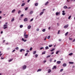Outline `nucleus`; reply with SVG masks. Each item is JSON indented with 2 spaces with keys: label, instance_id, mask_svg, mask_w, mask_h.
Here are the masks:
<instances>
[{
  "label": "nucleus",
  "instance_id": "nucleus-56",
  "mask_svg": "<svg viewBox=\"0 0 75 75\" xmlns=\"http://www.w3.org/2000/svg\"><path fill=\"white\" fill-rule=\"evenodd\" d=\"M15 50H14L12 51V52H14L15 51Z\"/></svg>",
  "mask_w": 75,
  "mask_h": 75
},
{
  "label": "nucleus",
  "instance_id": "nucleus-27",
  "mask_svg": "<svg viewBox=\"0 0 75 75\" xmlns=\"http://www.w3.org/2000/svg\"><path fill=\"white\" fill-rule=\"evenodd\" d=\"M69 63L70 64H74V62H69Z\"/></svg>",
  "mask_w": 75,
  "mask_h": 75
},
{
  "label": "nucleus",
  "instance_id": "nucleus-14",
  "mask_svg": "<svg viewBox=\"0 0 75 75\" xmlns=\"http://www.w3.org/2000/svg\"><path fill=\"white\" fill-rule=\"evenodd\" d=\"M63 67H66L67 66V64L66 63H64L63 64Z\"/></svg>",
  "mask_w": 75,
  "mask_h": 75
},
{
  "label": "nucleus",
  "instance_id": "nucleus-47",
  "mask_svg": "<svg viewBox=\"0 0 75 75\" xmlns=\"http://www.w3.org/2000/svg\"><path fill=\"white\" fill-rule=\"evenodd\" d=\"M33 21V18H32L30 20V21Z\"/></svg>",
  "mask_w": 75,
  "mask_h": 75
},
{
  "label": "nucleus",
  "instance_id": "nucleus-1",
  "mask_svg": "<svg viewBox=\"0 0 75 75\" xmlns=\"http://www.w3.org/2000/svg\"><path fill=\"white\" fill-rule=\"evenodd\" d=\"M7 26V25H6V24L4 25H3L4 29H6V28H7V26Z\"/></svg>",
  "mask_w": 75,
  "mask_h": 75
},
{
  "label": "nucleus",
  "instance_id": "nucleus-55",
  "mask_svg": "<svg viewBox=\"0 0 75 75\" xmlns=\"http://www.w3.org/2000/svg\"><path fill=\"white\" fill-rule=\"evenodd\" d=\"M46 39H47V36L44 38V40H46Z\"/></svg>",
  "mask_w": 75,
  "mask_h": 75
},
{
  "label": "nucleus",
  "instance_id": "nucleus-26",
  "mask_svg": "<svg viewBox=\"0 0 75 75\" xmlns=\"http://www.w3.org/2000/svg\"><path fill=\"white\" fill-rule=\"evenodd\" d=\"M23 27V25H21L20 26V28H22V27Z\"/></svg>",
  "mask_w": 75,
  "mask_h": 75
},
{
  "label": "nucleus",
  "instance_id": "nucleus-8",
  "mask_svg": "<svg viewBox=\"0 0 75 75\" xmlns=\"http://www.w3.org/2000/svg\"><path fill=\"white\" fill-rule=\"evenodd\" d=\"M56 16H58V15H59V14H60V12H56Z\"/></svg>",
  "mask_w": 75,
  "mask_h": 75
},
{
  "label": "nucleus",
  "instance_id": "nucleus-2",
  "mask_svg": "<svg viewBox=\"0 0 75 75\" xmlns=\"http://www.w3.org/2000/svg\"><path fill=\"white\" fill-rule=\"evenodd\" d=\"M27 68V66L25 65H24L23 66V70Z\"/></svg>",
  "mask_w": 75,
  "mask_h": 75
},
{
  "label": "nucleus",
  "instance_id": "nucleus-20",
  "mask_svg": "<svg viewBox=\"0 0 75 75\" xmlns=\"http://www.w3.org/2000/svg\"><path fill=\"white\" fill-rule=\"evenodd\" d=\"M33 11H30V12L29 13V14H33Z\"/></svg>",
  "mask_w": 75,
  "mask_h": 75
},
{
  "label": "nucleus",
  "instance_id": "nucleus-36",
  "mask_svg": "<svg viewBox=\"0 0 75 75\" xmlns=\"http://www.w3.org/2000/svg\"><path fill=\"white\" fill-rule=\"evenodd\" d=\"M45 54V52H43L42 53V55L43 54Z\"/></svg>",
  "mask_w": 75,
  "mask_h": 75
},
{
  "label": "nucleus",
  "instance_id": "nucleus-39",
  "mask_svg": "<svg viewBox=\"0 0 75 75\" xmlns=\"http://www.w3.org/2000/svg\"><path fill=\"white\" fill-rule=\"evenodd\" d=\"M9 62H11V61H12V59H10L8 60Z\"/></svg>",
  "mask_w": 75,
  "mask_h": 75
},
{
  "label": "nucleus",
  "instance_id": "nucleus-34",
  "mask_svg": "<svg viewBox=\"0 0 75 75\" xmlns=\"http://www.w3.org/2000/svg\"><path fill=\"white\" fill-rule=\"evenodd\" d=\"M59 52V51H57L56 52V54H58V52Z\"/></svg>",
  "mask_w": 75,
  "mask_h": 75
},
{
  "label": "nucleus",
  "instance_id": "nucleus-49",
  "mask_svg": "<svg viewBox=\"0 0 75 75\" xmlns=\"http://www.w3.org/2000/svg\"><path fill=\"white\" fill-rule=\"evenodd\" d=\"M54 54V52H53L51 53V55H52V54Z\"/></svg>",
  "mask_w": 75,
  "mask_h": 75
},
{
  "label": "nucleus",
  "instance_id": "nucleus-31",
  "mask_svg": "<svg viewBox=\"0 0 75 75\" xmlns=\"http://www.w3.org/2000/svg\"><path fill=\"white\" fill-rule=\"evenodd\" d=\"M51 55H49V56H47V58H49V57H51Z\"/></svg>",
  "mask_w": 75,
  "mask_h": 75
},
{
  "label": "nucleus",
  "instance_id": "nucleus-30",
  "mask_svg": "<svg viewBox=\"0 0 75 75\" xmlns=\"http://www.w3.org/2000/svg\"><path fill=\"white\" fill-rule=\"evenodd\" d=\"M21 11H20V10H19V11H18V14H20V13H21Z\"/></svg>",
  "mask_w": 75,
  "mask_h": 75
},
{
  "label": "nucleus",
  "instance_id": "nucleus-24",
  "mask_svg": "<svg viewBox=\"0 0 75 75\" xmlns=\"http://www.w3.org/2000/svg\"><path fill=\"white\" fill-rule=\"evenodd\" d=\"M46 30L45 29H44L42 30V31L43 32H45V31Z\"/></svg>",
  "mask_w": 75,
  "mask_h": 75
},
{
  "label": "nucleus",
  "instance_id": "nucleus-59",
  "mask_svg": "<svg viewBox=\"0 0 75 75\" xmlns=\"http://www.w3.org/2000/svg\"><path fill=\"white\" fill-rule=\"evenodd\" d=\"M43 48H44V47H42L40 48V49L41 50H42V49H43Z\"/></svg>",
  "mask_w": 75,
  "mask_h": 75
},
{
  "label": "nucleus",
  "instance_id": "nucleus-38",
  "mask_svg": "<svg viewBox=\"0 0 75 75\" xmlns=\"http://www.w3.org/2000/svg\"><path fill=\"white\" fill-rule=\"evenodd\" d=\"M16 50H18V49H19V48H18V47H17L16 48Z\"/></svg>",
  "mask_w": 75,
  "mask_h": 75
},
{
  "label": "nucleus",
  "instance_id": "nucleus-19",
  "mask_svg": "<svg viewBox=\"0 0 75 75\" xmlns=\"http://www.w3.org/2000/svg\"><path fill=\"white\" fill-rule=\"evenodd\" d=\"M38 3H36L35 4V6H38Z\"/></svg>",
  "mask_w": 75,
  "mask_h": 75
},
{
  "label": "nucleus",
  "instance_id": "nucleus-15",
  "mask_svg": "<svg viewBox=\"0 0 75 75\" xmlns=\"http://www.w3.org/2000/svg\"><path fill=\"white\" fill-rule=\"evenodd\" d=\"M15 11H16V9H14L11 12L12 13H14Z\"/></svg>",
  "mask_w": 75,
  "mask_h": 75
},
{
  "label": "nucleus",
  "instance_id": "nucleus-9",
  "mask_svg": "<svg viewBox=\"0 0 75 75\" xmlns=\"http://www.w3.org/2000/svg\"><path fill=\"white\" fill-rule=\"evenodd\" d=\"M25 51V50H24V49H22L21 50H20V52H22V51Z\"/></svg>",
  "mask_w": 75,
  "mask_h": 75
},
{
  "label": "nucleus",
  "instance_id": "nucleus-25",
  "mask_svg": "<svg viewBox=\"0 0 75 75\" xmlns=\"http://www.w3.org/2000/svg\"><path fill=\"white\" fill-rule=\"evenodd\" d=\"M41 71V69H38L37 71V72H39L40 71Z\"/></svg>",
  "mask_w": 75,
  "mask_h": 75
},
{
  "label": "nucleus",
  "instance_id": "nucleus-50",
  "mask_svg": "<svg viewBox=\"0 0 75 75\" xmlns=\"http://www.w3.org/2000/svg\"><path fill=\"white\" fill-rule=\"evenodd\" d=\"M21 17H23L24 16V14H22L21 15Z\"/></svg>",
  "mask_w": 75,
  "mask_h": 75
},
{
  "label": "nucleus",
  "instance_id": "nucleus-46",
  "mask_svg": "<svg viewBox=\"0 0 75 75\" xmlns=\"http://www.w3.org/2000/svg\"><path fill=\"white\" fill-rule=\"evenodd\" d=\"M27 54H28V53H27L25 54V56H26L27 55Z\"/></svg>",
  "mask_w": 75,
  "mask_h": 75
},
{
  "label": "nucleus",
  "instance_id": "nucleus-7",
  "mask_svg": "<svg viewBox=\"0 0 75 75\" xmlns=\"http://www.w3.org/2000/svg\"><path fill=\"white\" fill-rule=\"evenodd\" d=\"M31 26H30V25H28V30H29L31 28Z\"/></svg>",
  "mask_w": 75,
  "mask_h": 75
},
{
  "label": "nucleus",
  "instance_id": "nucleus-40",
  "mask_svg": "<svg viewBox=\"0 0 75 75\" xmlns=\"http://www.w3.org/2000/svg\"><path fill=\"white\" fill-rule=\"evenodd\" d=\"M35 56L36 58H37V57H38V54H35Z\"/></svg>",
  "mask_w": 75,
  "mask_h": 75
},
{
  "label": "nucleus",
  "instance_id": "nucleus-28",
  "mask_svg": "<svg viewBox=\"0 0 75 75\" xmlns=\"http://www.w3.org/2000/svg\"><path fill=\"white\" fill-rule=\"evenodd\" d=\"M28 8V7H26L25 9V11H27V9Z\"/></svg>",
  "mask_w": 75,
  "mask_h": 75
},
{
  "label": "nucleus",
  "instance_id": "nucleus-58",
  "mask_svg": "<svg viewBox=\"0 0 75 75\" xmlns=\"http://www.w3.org/2000/svg\"><path fill=\"white\" fill-rule=\"evenodd\" d=\"M30 0H28L27 1V2L28 3L29 2H30Z\"/></svg>",
  "mask_w": 75,
  "mask_h": 75
},
{
  "label": "nucleus",
  "instance_id": "nucleus-62",
  "mask_svg": "<svg viewBox=\"0 0 75 75\" xmlns=\"http://www.w3.org/2000/svg\"><path fill=\"white\" fill-rule=\"evenodd\" d=\"M50 29H51V27H49L48 29L49 30H50Z\"/></svg>",
  "mask_w": 75,
  "mask_h": 75
},
{
  "label": "nucleus",
  "instance_id": "nucleus-60",
  "mask_svg": "<svg viewBox=\"0 0 75 75\" xmlns=\"http://www.w3.org/2000/svg\"><path fill=\"white\" fill-rule=\"evenodd\" d=\"M59 41H61V39H59Z\"/></svg>",
  "mask_w": 75,
  "mask_h": 75
},
{
  "label": "nucleus",
  "instance_id": "nucleus-48",
  "mask_svg": "<svg viewBox=\"0 0 75 75\" xmlns=\"http://www.w3.org/2000/svg\"><path fill=\"white\" fill-rule=\"evenodd\" d=\"M39 30H40V29L38 28H37L36 29V30L37 31H39Z\"/></svg>",
  "mask_w": 75,
  "mask_h": 75
},
{
  "label": "nucleus",
  "instance_id": "nucleus-37",
  "mask_svg": "<svg viewBox=\"0 0 75 75\" xmlns=\"http://www.w3.org/2000/svg\"><path fill=\"white\" fill-rule=\"evenodd\" d=\"M68 32H67L65 34V35L66 36V35H68Z\"/></svg>",
  "mask_w": 75,
  "mask_h": 75
},
{
  "label": "nucleus",
  "instance_id": "nucleus-41",
  "mask_svg": "<svg viewBox=\"0 0 75 75\" xmlns=\"http://www.w3.org/2000/svg\"><path fill=\"white\" fill-rule=\"evenodd\" d=\"M63 71V69H61L60 70V72H62Z\"/></svg>",
  "mask_w": 75,
  "mask_h": 75
},
{
  "label": "nucleus",
  "instance_id": "nucleus-61",
  "mask_svg": "<svg viewBox=\"0 0 75 75\" xmlns=\"http://www.w3.org/2000/svg\"><path fill=\"white\" fill-rule=\"evenodd\" d=\"M57 34H59V30L58 31V32L57 33Z\"/></svg>",
  "mask_w": 75,
  "mask_h": 75
},
{
  "label": "nucleus",
  "instance_id": "nucleus-18",
  "mask_svg": "<svg viewBox=\"0 0 75 75\" xmlns=\"http://www.w3.org/2000/svg\"><path fill=\"white\" fill-rule=\"evenodd\" d=\"M63 8H65V9H66V8H67V6H64Z\"/></svg>",
  "mask_w": 75,
  "mask_h": 75
},
{
  "label": "nucleus",
  "instance_id": "nucleus-64",
  "mask_svg": "<svg viewBox=\"0 0 75 75\" xmlns=\"http://www.w3.org/2000/svg\"><path fill=\"white\" fill-rule=\"evenodd\" d=\"M75 39H74L73 41V42H75Z\"/></svg>",
  "mask_w": 75,
  "mask_h": 75
},
{
  "label": "nucleus",
  "instance_id": "nucleus-13",
  "mask_svg": "<svg viewBox=\"0 0 75 75\" xmlns=\"http://www.w3.org/2000/svg\"><path fill=\"white\" fill-rule=\"evenodd\" d=\"M57 69V67L56 66H54V67L52 68V69Z\"/></svg>",
  "mask_w": 75,
  "mask_h": 75
},
{
  "label": "nucleus",
  "instance_id": "nucleus-23",
  "mask_svg": "<svg viewBox=\"0 0 75 75\" xmlns=\"http://www.w3.org/2000/svg\"><path fill=\"white\" fill-rule=\"evenodd\" d=\"M54 50H55V49L53 48L52 49V50H50V51L51 52H52V51H54Z\"/></svg>",
  "mask_w": 75,
  "mask_h": 75
},
{
  "label": "nucleus",
  "instance_id": "nucleus-51",
  "mask_svg": "<svg viewBox=\"0 0 75 75\" xmlns=\"http://www.w3.org/2000/svg\"><path fill=\"white\" fill-rule=\"evenodd\" d=\"M1 59H4V58H3V57H1Z\"/></svg>",
  "mask_w": 75,
  "mask_h": 75
},
{
  "label": "nucleus",
  "instance_id": "nucleus-16",
  "mask_svg": "<svg viewBox=\"0 0 75 75\" xmlns=\"http://www.w3.org/2000/svg\"><path fill=\"white\" fill-rule=\"evenodd\" d=\"M51 72V69H49L48 70V73H50Z\"/></svg>",
  "mask_w": 75,
  "mask_h": 75
},
{
  "label": "nucleus",
  "instance_id": "nucleus-21",
  "mask_svg": "<svg viewBox=\"0 0 75 75\" xmlns=\"http://www.w3.org/2000/svg\"><path fill=\"white\" fill-rule=\"evenodd\" d=\"M45 50H48V49H49V47H48L46 46L45 47Z\"/></svg>",
  "mask_w": 75,
  "mask_h": 75
},
{
  "label": "nucleus",
  "instance_id": "nucleus-3",
  "mask_svg": "<svg viewBox=\"0 0 75 75\" xmlns=\"http://www.w3.org/2000/svg\"><path fill=\"white\" fill-rule=\"evenodd\" d=\"M68 25H65L64 27V28H68Z\"/></svg>",
  "mask_w": 75,
  "mask_h": 75
},
{
  "label": "nucleus",
  "instance_id": "nucleus-53",
  "mask_svg": "<svg viewBox=\"0 0 75 75\" xmlns=\"http://www.w3.org/2000/svg\"><path fill=\"white\" fill-rule=\"evenodd\" d=\"M47 61H46V60H44V64H45V62H46Z\"/></svg>",
  "mask_w": 75,
  "mask_h": 75
},
{
  "label": "nucleus",
  "instance_id": "nucleus-5",
  "mask_svg": "<svg viewBox=\"0 0 75 75\" xmlns=\"http://www.w3.org/2000/svg\"><path fill=\"white\" fill-rule=\"evenodd\" d=\"M24 36L25 38H28V35H24Z\"/></svg>",
  "mask_w": 75,
  "mask_h": 75
},
{
  "label": "nucleus",
  "instance_id": "nucleus-42",
  "mask_svg": "<svg viewBox=\"0 0 75 75\" xmlns=\"http://www.w3.org/2000/svg\"><path fill=\"white\" fill-rule=\"evenodd\" d=\"M50 36H48L47 39H49V38H50Z\"/></svg>",
  "mask_w": 75,
  "mask_h": 75
},
{
  "label": "nucleus",
  "instance_id": "nucleus-29",
  "mask_svg": "<svg viewBox=\"0 0 75 75\" xmlns=\"http://www.w3.org/2000/svg\"><path fill=\"white\" fill-rule=\"evenodd\" d=\"M36 51H34V52H33V54L34 55H35V54H36Z\"/></svg>",
  "mask_w": 75,
  "mask_h": 75
},
{
  "label": "nucleus",
  "instance_id": "nucleus-44",
  "mask_svg": "<svg viewBox=\"0 0 75 75\" xmlns=\"http://www.w3.org/2000/svg\"><path fill=\"white\" fill-rule=\"evenodd\" d=\"M52 45H49V47H52Z\"/></svg>",
  "mask_w": 75,
  "mask_h": 75
},
{
  "label": "nucleus",
  "instance_id": "nucleus-35",
  "mask_svg": "<svg viewBox=\"0 0 75 75\" xmlns=\"http://www.w3.org/2000/svg\"><path fill=\"white\" fill-rule=\"evenodd\" d=\"M71 18V16H69L68 19H70Z\"/></svg>",
  "mask_w": 75,
  "mask_h": 75
},
{
  "label": "nucleus",
  "instance_id": "nucleus-4",
  "mask_svg": "<svg viewBox=\"0 0 75 75\" xmlns=\"http://www.w3.org/2000/svg\"><path fill=\"white\" fill-rule=\"evenodd\" d=\"M28 21V18H26L24 19V21Z\"/></svg>",
  "mask_w": 75,
  "mask_h": 75
},
{
  "label": "nucleus",
  "instance_id": "nucleus-17",
  "mask_svg": "<svg viewBox=\"0 0 75 75\" xmlns=\"http://www.w3.org/2000/svg\"><path fill=\"white\" fill-rule=\"evenodd\" d=\"M25 3H22V4L21 5V6L22 7H23V6H24V5H25Z\"/></svg>",
  "mask_w": 75,
  "mask_h": 75
},
{
  "label": "nucleus",
  "instance_id": "nucleus-32",
  "mask_svg": "<svg viewBox=\"0 0 75 75\" xmlns=\"http://www.w3.org/2000/svg\"><path fill=\"white\" fill-rule=\"evenodd\" d=\"M62 15L63 16H65V13H62Z\"/></svg>",
  "mask_w": 75,
  "mask_h": 75
},
{
  "label": "nucleus",
  "instance_id": "nucleus-11",
  "mask_svg": "<svg viewBox=\"0 0 75 75\" xmlns=\"http://www.w3.org/2000/svg\"><path fill=\"white\" fill-rule=\"evenodd\" d=\"M61 61H57V63L58 64H61Z\"/></svg>",
  "mask_w": 75,
  "mask_h": 75
},
{
  "label": "nucleus",
  "instance_id": "nucleus-22",
  "mask_svg": "<svg viewBox=\"0 0 75 75\" xmlns=\"http://www.w3.org/2000/svg\"><path fill=\"white\" fill-rule=\"evenodd\" d=\"M69 55H70V56H71V55H73V53H70L69 54Z\"/></svg>",
  "mask_w": 75,
  "mask_h": 75
},
{
  "label": "nucleus",
  "instance_id": "nucleus-54",
  "mask_svg": "<svg viewBox=\"0 0 75 75\" xmlns=\"http://www.w3.org/2000/svg\"><path fill=\"white\" fill-rule=\"evenodd\" d=\"M26 52H30V51L28 50H27L26 51Z\"/></svg>",
  "mask_w": 75,
  "mask_h": 75
},
{
  "label": "nucleus",
  "instance_id": "nucleus-6",
  "mask_svg": "<svg viewBox=\"0 0 75 75\" xmlns=\"http://www.w3.org/2000/svg\"><path fill=\"white\" fill-rule=\"evenodd\" d=\"M44 12H42L41 13H40L39 15L40 16H42V15L43 14V13H44Z\"/></svg>",
  "mask_w": 75,
  "mask_h": 75
},
{
  "label": "nucleus",
  "instance_id": "nucleus-57",
  "mask_svg": "<svg viewBox=\"0 0 75 75\" xmlns=\"http://www.w3.org/2000/svg\"><path fill=\"white\" fill-rule=\"evenodd\" d=\"M57 25L58 26H59V23H58L57 24Z\"/></svg>",
  "mask_w": 75,
  "mask_h": 75
},
{
  "label": "nucleus",
  "instance_id": "nucleus-45",
  "mask_svg": "<svg viewBox=\"0 0 75 75\" xmlns=\"http://www.w3.org/2000/svg\"><path fill=\"white\" fill-rule=\"evenodd\" d=\"M33 50L32 48V47H31V48H30V51H31V50Z\"/></svg>",
  "mask_w": 75,
  "mask_h": 75
},
{
  "label": "nucleus",
  "instance_id": "nucleus-52",
  "mask_svg": "<svg viewBox=\"0 0 75 75\" xmlns=\"http://www.w3.org/2000/svg\"><path fill=\"white\" fill-rule=\"evenodd\" d=\"M69 40H72V38H69Z\"/></svg>",
  "mask_w": 75,
  "mask_h": 75
},
{
  "label": "nucleus",
  "instance_id": "nucleus-12",
  "mask_svg": "<svg viewBox=\"0 0 75 75\" xmlns=\"http://www.w3.org/2000/svg\"><path fill=\"white\" fill-rule=\"evenodd\" d=\"M22 40L23 41H24V42H26V41H27V40H24L23 38H22Z\"/></svg>",
  "mask_w": 75,
  "mask_h": 75
},
{
  "label": "nucleus",
  "instance_id": "nucleus-33",
  "mask_svg": "<svg viewBox=\"0 0 75 75\" xmlns=\"http://www.w3.org/2000/svg\"><path fill=\"white\" fill-rule=\"evenodd\" d=\"M14 21V18H13L11 21Z\"/></svg>",
  "mask_w": 75,
  "mask_h": 75
},
{
  "label": "nucleus",
  "instance_id": "nucleus-10",
  "mask_svg": "<svg viewBox=\"0 0 75 75\" xmlns=\"http://www.w3.org/2000/svg\"><path fill=\"white\" fill-rule=\"evenodd\" d=\"M48 3H49V2L47 1V2H46L45 3V6H47V4H48Z\"/></svg>",
  "mask_w": 75,
  "mask_h": 75
},
{
  "label": "nucleus",
  "instance_id": "nucleus-43",
  "mask_svg": "<svg viewBox=\"0 0 75 75\" xmlns=\"http://www.w3.org/2000/svg\"><path fill=\"white\" fill-rule=\"evenodd\" d=\"M52 59H50V62H52Z\"/></svg>",
  "mask_w": 75,
  "mask_h": 75
},
{
  "label": "nucleus",
  "instance_id": "nucleus-63",
  "mask_svg": "<svg viewBox=\"0 0 75 75\" xmlns=\"http://www.w3.org/2000/svg\"><path fill=\"white\" fill-rule=\"evenodd\" d=\"M3 31H1V34H3Z\"/></svg>",
  "mask_w": 75,
  "mask_h": 75
}]
</instances>
